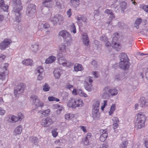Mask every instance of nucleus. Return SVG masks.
<instances>
[{"label": "nucleus", "mask_w": 148, "mask_h": 148, "mask_svg": "<svg viewBox=\"0 0 148 148\" xmlns=\"http://www.w3.org/2000/svg\"><path fill=\"white\" fill-rule=\"evenodd\" d=\"M14 7V10L15 13V15L16 16L15 21L18 23L21 21V14L20 12V11L23 9L21 0H13Z\"/></svg>", "instance_id": "f257e3e1"}, {"label": "nucleus", "mask_w": 148, "mask_h": 148, "mask_svg": "<svg viewBox=\"0 0 148 148\" xmlns=\"http://www.w3.org/2000/svg\"><path fill=\"white\" fill-rule=\"evenodd\" d=\"M36 9V6L33 4H30L27 6L26 11V14L30 17H32L35 15Z\"/></svg>", "instance_id": "f03ea898"}, {"label": "nucleus", "mask_w": 148, "mask_h": 148, "mask_svg": "<svg viewBox=\"0 0 148 148\" xmlns=\"http://www.w3.org/2000/svg\"><path fill=\"white\" fill-rule=\"evenodd\" d=\"M8 65L9 64L8 63H5L3 68L0 69V79L2 80L5 79V76L8 74L7 68Z\"/></svg>", "instance_id": "7ed1b4c3"}, {"label": "nucleus", "mask_w": 148, "mask_h": 148, "mask_svg": "<svg viewBox=\"0 0 148 148\" xmlns=\"http://www.w3.org/2000/svg\"><path fill=\"white\" fill-rule=\"evenodd\" d=\"M25 88V85L23 83H20L17 85L14 88V92L15 95L16 96L17 94H19L23 93L24 92Z\"/></svg>", "instance_id": "20e7f679"}, {"label": "nucleus", "mask_w": 148, "mask_h": 148, "mask_svg": "<svg viewBox=\"0 0 148 148\" xmlns=\"http://www.w3.org/2000/svg\"><path fill=\"white\" fill-rule=\"evenodd\" d=\"M54 122L53 120L50 117H47L42 119L41 122V125L43 127H49Z\"/></svg>", "instance_id": "39448f33"}, {"label": "nucleus", "mask_w": 148, "mask_h": 148, "mask_svg": "<svg viewBox=\"0 0 148 148\" xmlns=\"http://www.w3.org/2000/svg\"><path fill=\"white\" fill-rule=\"evenodd\" d=\"M31 98L32 99L34 104L36 108H38L39 106L42 107L43 106L44 103L40 102L37 96L35 95H32L31 97Z\"/></svg>", "instance_id": "423d86ee"}, {"label": "nucleus", "mask_w": 148, "mask_h": 148, "mask_svg": "<svg viewBox=\"0 0 148 148\" xmlns=\"http://www.w3.org/2000/svg\"><path fill=\"white\" fill-rule=\"evenodd\" d=\"M12 42V40L9 38H5L0 43V49L2 50H4Z\"/></svg>", "instance_id": "0eeeda50"}, {"label": "nucleus", "mask_w": 148, "mask_h": 148, "mask_svg": "<svg viewBox=\"0 0 148 148\" xmlns=\"http://www.w3.org/2000/svg\"><path fill=\"white\" fill-rule=\"evenodd\" d=\"M100 105V102L97 101L93 104V108L92 109V114L94 116H97L99 114V108Z\"/></svg>", "instance_id": "6e6552de"}, {"label": "nucleus", "mask_w": 148, "mask_h": 148, "mask_svg": "<svg viewBox=\"0 0 148 148\" xmlns=\"http://www.w3.org/2000/svg\"><path fill=\"white\" fill-rule=\"evenodd\" d=\"M24 118L23 115L21 113H19L17 115V116H15L14 115L12 116L9 119L11 120L10 121H12V122H15L18 120L21 121ZM9 121H10V120Z\"/></svg>", "instance_id": "1a4fd4ad"}, {"label": "nucleus", "mask_w": 148, "mask_h": 148, "mask_svg": "<svg viewBox=\"0 0 148 148\" xmlns=\"http://www.w3.org/2000/svg\"><path fill=\"white\" fill-rule=\"evenodd\" d=\"M66 54L63 53L62 52H60L59 51V53L57 55V57L58 58V62L60 64H62L63 66H68L69 65V62H64L61 63V60H62V57L64 56Z\"/></svg>", "instance_id": "9d476101"}, {"label": "nucleus", "mask_w": 148, "mask_h": 148, "mask_svg": "<svg viewBox=\"0 0 148 148\" xmlns=\"http://www.w3.org/2000/svg\"><path fill=\"white\" fill-rule=\"evenodd\" d=\"M116 38H112V47L117 51H119L121 49V47L119 43L115 41V40H117L116 39Z\"/></svg>", "instance_id": "9b49d317"}, {"label": "nucleus", "mask_w": 148, "mask_h": 148, "mask_svg": "<svg viewBox=\"0 0 148 148\" xmlns=\"http://www.w3.org/2000/svg\"><path fill=\"white\" fill-rule=\"evenodd\" d=\"M122 63L121 64V62L119 63V67L125 70L128 69L129 68L130 63L129 61L122 62Z\"/></svg>", "instance_id": "f8f14e48"}, {"label": "nucleus", "mask_w": 148, "mask_h": 148, "mask_svg": "<svg viewBox=\"0 0 148 148\" xmlns=\"http://www.w3.org/2000/svg\"><path fill=\"white\" fill-rule=\"evenodd\" d=\"M140 107H145L148 106V99H145L144 97H142L140 99Z\"/></svg>", "instance_id": "ddd939ff"}, {"label": "nucleus", "mask_w": 148, "mask_h": 148, "mask_svg": "<svg viewBox=\"0 0 148 148\" xmlns=\"http://www.w3.org/2000/svg\"><path fill=\"white\" fill-rule=\"evenodd\" d=\"M119 57L120 60L121 64L122 63V62L129 61V59L126 54L123 53L119 55Z\"/></svg>", "instance_id": "4468645a"}, {"label": "nucleus", "mask_w": 148, "mask_h": 148, "mask_svg": "<svg viewBox=\"0 0 148 148\" xmlns=\"http://www.w3.org/2000/svg\"><path fill=\"white\" fill-rule=\"evenodd\" d=\"M36 71L38 73V80H41L43 78L42 75V73L43 72V69L42 66H40L37 67L36 69Z\"/></svg>", "instance_id": "2eb2a0df"}, {"label": "nucleus", "mask_w": 148, "mask_h": 148, "mask_svg": "<svg viewBox=\"0 0 148 148\" xmlns=\"http://www.w3.org/2000/svg\"><path fill=\"white\" fill-rule=\"evenodd\" d=\"M137 119L136 120L145 122L146 119L145 114L143 112H140L138 113L137 114Z\"/></svg>", "instance_id": "dca6fc26"}, {"label": "nucleus", "mask_w": 148, "mask_h": 148, "mask_svg": "<svg viewBox=\"0 0 148 148\" xmlns=\"http://www.w3.org/2000/svg\"><path fill=\"white\" fill-rule=\"evenodd\" d=\"M59 36L62 37H70L71 36L70 34L66 30H62L60 31L59 33Z\"/></svg>", "instance_id": "f3484780"}, {"label": "nucleus", "mask_w": 148, "mask_h": 148, "mask_svg": "<svg viewBox=\"0 0 148 148\" xmlns=\"http://www.w3.org/2000/svg\"><path fill=\"white\" fill-rule=\"evenodd\" d=\"M59 51L66 54L68 52L70 51L69 49L66 47V45L62 44L60 48Z\"/></svg>", "instance_id": "a211bd4d"}, {"label": "nucleus", "mask_w": 148, "mask_h": 148, "mask_svg": "<svg viewBox=\"0 0 148 148\" xmlns=\"http://www.w3.org/2000/svg\"><path fill=\"white\" fill-rule=\"evenodd\" d=\"M42 4L44 6L47 8H51L53 5V3L51 2V0H43Z\"/></svg>", "instance_id": "6ab92c4d"}, {"label": "nucleus", "mask_w": 148, "mask_h": 148, "mask_svg": "<svg viewBox=\"0 0 148 148\" xmlns=\"http://www.w3.org/2000/svg\"><path fill=\"white\" fill-rule=\"evenodd\" d=\"M74 104L75 108L76 107L82 106L84 105L83 101L79 99H76L74 100Z\"/></svg>", "instance_id": "aec40b11"}, {"label": "nucleus", "mask_w": 148, "mask_h": 148, "mask_svg": "<svg viewBox=\"0 0 148 148\" xmlns=\"http://www.w3.org/2000/svg\"><path fill=\"white\" fill-rule=\"evenodd\" d=\"M145 122L140 121L136 120L135 125L137 129H141L144 127L145 126Z\"/></svg>", "instance_id": "412c9836"}, {"label": "nucleus", "mask_w": 148, "mask_h": 148, "mask_svg": "<svg viewBox=\"0 0 148 148\" xmlns=\"http://www.w3.org/2000/svg\"><path fill=\"white\" fill-rule=\"evenodd\" d=\"M113 123V127L114 130L116 129L119 125V121L118 118L117 117H114L112 119Z\"/></svg>", "instance_id": "4be33fe9"}, {"label": "nucleus", "mask_w": 148, "mask_h": 148, "mask_svg": "<svg viewBox=\"0 0 148 148\" xmlns=\"http://www.w3.org/2000/svg\"><path fill=\"white\" fill-rule=\"evenodd\" d=\"M125 78V75L123 73H120L117 74L115 76V79L118 81L122 80Z\"/></svg>", "instance_id": "5701e85b"}, {"label": "nucleus", "mask_w": 148, "mask_h": 148, "mask_svg": "<svg viewBox=\"0 0 148 148\" xmlns=\"http://www.w3.org/2000/svg\"><path fill=\"white\" fill-rule=\"evenodd\" d=\"M22 127L21 125L18 126L14 130V133L15 136L20 134L22 132Z\"/></svg>", "instance_id": "b1692460"}, {"label": "nucleus", "mask_w": 148, "mask_h": 148, "mask_svg": "<svg viewBox=\"0 0 148 148\" xmlns=\"http://www.w3.org/2000/svg\"><path fill=\"white\" fill-rule=\"evenodd\" d=\"M61 70L58 68H56L53 71L54 75L56 79L59 78L60 76Z\"/></svg>", "instance_id": "393cba45"}, {"label": "nucleus", "mask_w": 148, "mask_h": 148, "mask_svg": "<svg viewBox=\"0 0 148 148\" xmlns=\"http://www.w3.org/2000/svg\"><path fill=\"white\" fill-rule=\"evenodd\" d=\"M56 59L55 57L52 56H50L47 59L45 60V63L46 64H50L54 62Z\"/></svg>", "instance_id": "a878e982"}, {"label": "nucleus", "mask_w": 148, "mask_h": 148, "mask_svg": "<svg viewBox=\"0 0 148 148\" xmlns=\"http://www.w3.org/2000/svg\"><path fill=\"white\" fill-rule=\"evenodd\" d=\"M74 70L76 71H81L83 70V68L82 65L78 64H76L74 65Z\"/></svg>", "instance_id": "bb28decb"}, {"label": "nucleus", "mask_w": 148, "mask_h": 148, "mask_svg": "<svg viewBox=\"0 0 148 148\" xmlns=\"http://www.w3.org/2000/svg\"><path fill=\"white\" fill-rule=\"evenodd\" d=\"M64 43L67 46H69L72 42V38H63Z\"/></svg>", "instance_id": "cd10ccee"}, {"label": "nucleus", "mask_w": 148, "mask_h": 148, "mask_svg": "<svg viewBox=\"0 0 148 148\" xmlns=\"http://www.w3.org/2000/svg\"><path fill=\"white\" fill-rule=\"evenodd\" d=\"M32 60L30 59H27L24 60L22 62V63L23 64L27 66L32 65Z\"/></svg>", "instance_id": "c85d7f7f"}, {"label": "nucleus", "mask_w": 148, "mask_h": 148, "mask_svg": "<svg viewBox=\"0 0 148 148\" xmlns=\"http://www.w3.org/2000/svg\"><path fill=\"white\" fill-rule=\"evenodd\" d=\"M79 0H71V5L74 7L77 8L79 4Z\"/></svg>", "instance_id": "c756f323"}, {"label": "nucleus", "mask_w": 148, "mask_h": 148, "mask_svg": "<svg viewBox=\"0 0 148 148\" xmlns=\"http://www.w3.org/2000/svg\"><path fill=\"white\" fill-rule=\"evenodd\" d=\"M102 40L105 42L106 46L107 48L111 46V44L108 40V38H102Z\"/></svg>", "instance_id": "7c9ffc66"}, {"label": "nucleus", "mask_w": 148, "mask_h": 148, "mask_svg": "<svg viewBox=\"0 0 148 148\" xmlns=\"http://www.w3.org/2000/svg\"><path fill=\"white\" fill-rule=\"evenodd\" d=\"M67 106L69 107H72L73 108H75V106L74 104V100L73 99L71 98L67 103Z\"/></svg>", "instance_id": "2f4dec72"}, {"label": "nucleus", "mask_w": 148, "mask_h": 148, "mask_svg": "<svg viewBox=\"0 0 148 148\" xmlns=\"http://www.w3.org/2000/svg\"><path fill=\"white\" fill-rule=\"evenodd\" d=\"M38 48V44H34L32 45L31 47V49L34 52L37 51Z\"/></svg>", "instance_id": "473e14b6"}, {"label": "nucleus", "mask_w": 148, "mask_h": 148, "mask_svg": "<svg viewBox=\"0 0 148 148\" xmlns=\"http://www.w3.org/2000/svg\"><path fill=\"white\" fill-rule=\"evenodd\" d=\"M84 86L85 89L88 91H91L92 89V85L91 84L88 83H85Z\"/></svg>", "instance_id": "72a5a7b5"}, {"label": "nucleus", "mask_w": 148, "mask_h": 148, "mask_svg": "<svg viewBox=\"0 0 148 148\" xmlns=\"http://www.w3.org/2000/svg\"><path fill=\"white\" fill-rule=\"evenodd\" d=\"M142 22V19L140 18H138L135 23V26L137 29L139 27V25Z\"/></svg>", "instance_id": "f704fd0d"}, {"label": "nucleus", "mask_w": 148, "mask_h": 148, "mask_svg": "<svg viewBox=\"0 0 148 148\" xmlns=\"http://www.w3.org/2000/svg\"><path fill=\"white\" fill-rule=\"evenodd\" d=\"M128 144L127 141H123L119 145V148H127Z\"/></svg>", "instance_id": "c9c22d12"}, {"label": "nucleus", "mask_w": 148, "mask_h": 148, "mask_svg": "<svg viewBox=\"0 0 148 148\" xmlns=\"http://www.w3.org/2000/svg\"><path fill=\"white\" fill-rule=\"evenodd\" d=\"M77 94L81 96H83L84 97H87V95L81 89L77 90Z\"/></svg>", "instance_id": "e433bc0d"}, {"label": "nucleus", "mask_w": 148, "mask_h": 148, "mask_svg": "<svg viewBox=\"0 0 148 148\" xmlns=\"http://www.w3.org/2000/svg\"><path fill=\"white\" fill-rule=\"evenodd\" d=\"M57 17L58 19V23H59L60 25L63 21L64 18L60 14H57Z\"/></svg>", "instance_id": "4c0bfd02"}, {"label": "nucleus", "mask_w": 148, "mask_h": 148, "mask_svg": "<svg viewBox=\"0 0 148 148\" xmlns=\"http://www.w3.org/2000/svg\"><path fill=\"white\" fill-rule=\"evenodd\" d=\"M110 96V93L108 92H104L102 95V98L104 99H108Z\"/></svg>", "instance_id": "58836bf2"}, {"label": "nucleus", "mask_w": 148, "mask_h": 148, "mask_svg": "<svg viewBox=\"0 0 148 148\" xmlns=\"http://www.w3.org/2000/svg\"><path fill=\"white\" fill-rule=\"evenodd\" d=\"M109 92L112 95H115L118 93V90L116 89H113L109 90Z\"/></svg>", "instance_id": "ea45409f"}, {"label": "nucleus", "mask_w": 148, "mask_h": 148, "mask_svg": "<svg viewBox=\"0 0 148 148\" xmlns=\"http://www.w3.org/2000/svg\"><path fill=\"white\" fill-rule=\"evenodd\" d=\"M140 8L143 9L146 12L148 13V5L141 4L140 5Z\"/></svg>", "instance_id": "a19ab883"}, {"label": "nucleus", "mask_w": 148, "mask_h": 148, "mask_svg": "<svg viewBox=\"0 0 148 148\" xmlns=\"http://www.w3.org/2000/svg\"><path fill=\"white\" fill-rule=\"evenodd\" d=\"M50 87L49 85L47 83L45 84V85L43 86V90L45 92L49 91Z\"/></svg>", "instance_id": "79ce46f5"}, {"label": "nucleus", "mask_w": 148, "mask_h": 148, "mask_svg": "<svg viewBox=\"0 0 148 148\" xmlns=\"http://www.w3.org/2000/svg\"><path fill=\"white\" fill-rule=\"evenodd\" d=\"M120 7L123 10L127 8V3L125 1L122 2L120 4Z\"/></svg>", "instance_id": "37998d69"}, {"label": "nucleus", "mask_w": 148, "mask_h": 148, "mask_svg": "<svg viewBox=\"0 0 148 148\" xmlns=\"http://www.w3.org/2000/svg\"><path fill=\"white\" fill-rule=\"evenodd\" d=\"M48 99L49 101H55L57 102H58L60 101L59 99L52 96H49L48 97Z\"/></svg>", "instance_id": "c03bdc74"}, {"label": "nucleus", "mask_w": 148, "mask_h": 148, "mask_svg": "<svg viewBox=\"0 0 148 148\" xmlns=\"http://www.w3.org/2000/svg\"><path fill=\"white\" fill-rule=\"evenodd\" d=\"M58 19L57 17V15H56L51 18V21L53 22L54 25H55L58 23Z\"/></svg>", "instance_id": "a18cd8bd"}, {"label": "nucleus", "mask_w": 148, "mask_h": 148, "mask_svg": "<svg viewBox=\"0 0 148 148\" xmlns=\"http://www.w3.org/2000/svg\"><path fill=\"white\" fill-rule=\"evenodd\" d=\"M83 43L86 46L88 45L89 40L88 38H82Z\"/></svg>", "instance_id": "49530a36"}, {"label": "nucleus", "mask_w": 148, "mask_h": 148, "mask_svg": "<svg viewBox=\"0 0 148 148\" xmlns=\"http://www.w3.org/2000/svg\"><path fill=\"white\" fill-rule=\"evenodd\" d=\"M92 77H87L85 80V83H88L89 82L91 84L93 80L92 79Z\"/></svg>", "instance_id": "de8ad7c7"}, {"label": "nucleus", "mask_w": 148, "mask_h": 148, "mask_svg": "<svg viewBox=\"0 0 148 148\" xmlns=\"http://www.w3.org/2000/svg\"><path fill=\"white\" fill-rule=\"evenodd\" d=\"M105 12L108 14H110L111 16H112V19L113 17H114V16L113 15V13L111 10H109V9H107L105 10Z\"/></svg>", "instance_id": "09e8293b"}, {"label": "nucleus", "mask_w": 148, "mask_h": 148, "mask_svg": "<svg viewBox=\"0 0 148 148\" xmlns=\"http://www.w3.org/2000/svg\"><path fill=\"white\" fill-rule=\"evenodd\" d=\"M50 112V110L49 109H47L46 110L44 111H40L38 112H40L45 116L48 114Z\"/></svg>", "instance_id": "8fccbe9b"}, {"label": "nucleus", "mask_w": 148, "mask_h": 148, "mask_svg": "<svg viewBox=\"0 0 148 148\" xmlns=\"http://www.w3.org/2000/svg\"><path fill=\"white\" fill-rule=\"evenodd\" d=\"M115 104H112L110 108V110L109 112L110 115H111L113 113V112L115 109Z\"/></svg>", "instance_id": "3c124183"}, {"label": "nucleus", "mask_w": 148, "mask_h": 148, "mask_svg": "<svg viewBox=\"0 0 148 148\" xmlns=\"http://www.w3.org/2000/svg\"><path fill=\"white\" fill-rule=\"evenodd\" d=\"M71 32L75 34L76 33V29L75 25L73 23L71 26Z\"/></svg>", "instance_id": "603ef678"}, {"label": "nucleus", "mask_w": 148, "mask_h": 148, "mask_svg": "<svg viewBox=\"0 0 148 148\" xmlns=\"http://www.w3.org/2000/svg\"><path fill=\"white\" fill-rule=\"evenodd\" d=\"M0 8L4 11H8V6L7 5L4 4Z\"/></svg>", "instance_id": "864d4df0"}, {"label": "nucleus", "mask_w": 148, "mask_h": 148, "mask_svg": "<svg viewBox=\"0 0 148 148\" xmlns=\"http://www.w3.org/2000/svg\"><path fill=\"white\" fill-rule=\"evenodd\" d=\"M83 142L84 145H87L89 143V139L87 138V137H85L84 138Z\"/></svg>", "instance_id": "5fc2aeb1"}, {"label": "nucleus", "mask_w": 148, "mask_h": 148, "mask_svg": "<svg viewBox=\"0 0 148 148\" xmlns=\"http://www.w3.org/2000/svg\"><path fill=\"white\" fill-rule=\"evenodd\" d=\"M100 131L103 133L101 135V136L106 138L108 136V134L106 133V132L103 130H101Z\"/></svg>", "instance_id": "6e6d98bb"}, {"label": "nucleus", "mask_w": 148, "mask_h": 148, "mask_svg": "<svg viewBox=\"0 0 148 148\" xmlns=\"http://www.w3.org/2000/svg\"><path fill=\"white\" fill-rule=\"evenodd\" d=\"M56 6L59 9L61 8L62 4L60 3L59 0H57L56 2Z\"/></svg>", "instance_id": "4d7b16f0"}, {"label": "nucleus", "mask_w": 148, "mask_h": 148, "mask_svg": "<svg viewBox=\"0 0 148 148\" xmlns=\"http://www.w3.org/2000/svg\"><path fill=\"white\" fill-rule=\"evenodd\" d=\"M52 133L53 136L54 137H56L57 136L58 134V132H56L55 130L52 131Z\"/></svg>", "instance_id": "13d9d810"}, {"label": "nucleus", "mask_w": 148, "mask_h": 148, "mask_svg": "<svg viewBox=\"0 0 148 148\" xmlns=\"http://www.w3.org/2000/svg\"><path fill=\"white\" fill-rule=\"evenodd\" d=\"M38 139L36 137H34L32 139V141L34 143L37 142Z\"/></svg>", "instance_id": "bf43d9fd"}, {"label": "nucleus", "mask_w": 148, "mask_h": 148, "mask_svg": "<svg viewBox=\"0 0 148 148\" xmlns=\"http://www.w3.org/2000/svg\"><path fill=\"white\" fill-rule=\"evenodd\" d=\"M64 117L65 119L66 120H69L71 118V116H70V114H65L64 115Z\"/></svg>", "instance_id": "052dcab7"}, {"label": "nucleus", "mask_w": 148, "mask_h": 148, "mask_svg": "<svg viewBox=\"0 0 148 148\" xmlns=\"http://www.w3.org/2000/svg\"><path fill=\"white\" fill-rule=\"evenodd\" d=\"M66 88L71 90V89L73 88V86L70 84H68L66 85Z\"/></svg>", "instance_id": "680f3d73"}, {"label": "nucleus", "mask_w": 148, "mask_h": 148, "mask_svg": "<svg viewBox=\"0 0 148 148\" xmlns=\"http://www.w3.org/2000/svg\"><path fill=\"white\" fill-rule=\"evenodd\" d=\"M67 14L69 17H70L71 16L72 14L71 9H70L68 10V11L67 12Z\"/></svg>", "instance_id": "e2e57ef3"}, {"label": "nucleus", "mask_w": 148, "mask_h": 148, "mask_svg": "<svg viewBox=\"0 0 148 148\" xmlns=\"http://www.w3.org/2000/svg\"><path fill=\"white\" fill-rule=\"evenodd\" d=\"M91 64L95 66H96L97 64V62L95 60H93L92 61Z\"/></svg>", "instance_id": "0e129e2a"}, {"label": "nucleus", "mask_w": 148, "mask_h": 148, "mask_svg": "<svg viewBox=\"0 0 148 148\" xmlns=\"http://www.w3.org/2000/svg\"><path fill=\"white\" fill-rule=\"evenodd\" d=\"M49 25L47 23H45L43 25L44 28L46 29L48 28L49 27Z\"/></svg>", "instance_id": "69168bd1"}, {"label": "nucleus", "mask_w": 148, "mask_h": 148, "mask_svg": "<svg viewBox=\"0 0 148 148\" xmlns=\"http://www.w3.org/2000/svg\"><path fill=\"white\" fill-rule=\"evenodd\" d=\"M103 90L104 91V92H109V91L110 90L109 89V87L107 86L104 88Z\"/></svg>", "instance_id": "338daca9"}, {"label": "nucleus", "mask_w": 148, "mask_h": 148, "mask_svg": "<svg viewBox=\"0 0 148 148\" xmlns=\"http://www.w3.org/2000/svg\"><path fill=\"white\" fill-rule=\"evenodd\" d=\"M5 4L3 0H0V8L3 6Z\"/></svg>", "instance_id": "774afa93"}]
</instances>
